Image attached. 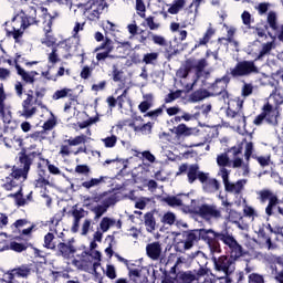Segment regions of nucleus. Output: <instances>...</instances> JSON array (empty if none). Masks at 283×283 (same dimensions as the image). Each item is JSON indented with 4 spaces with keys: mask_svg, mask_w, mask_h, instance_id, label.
<instances>
[{
    "mask_svg": "<svg viewBox=\"0 0 283 283\" xmlns=\"http://www.w3.org/2000/svg\"><path fill=\"white\" fill-rule=\"evenodd\" d=\"M251 74H260L255 61H239L234 67H230L229 73L224 74L221 78H216L211 83L208 90L211 92L212 96H221L224 101L229 98L228 86L231 83V78H242L244 76H251Z\"/></svg>",
    "mask_w": 283,
    "mask_h": 283,
    "instance_id": "obj_1",
    "label": "nucleus"
},
{
    "mask_svg": "<svg viewBox=\"0 0 283 283\" xmlns=\"http://www.w3.org/2000/svg\"><path fill=\"white\" fill-rule=\"evenodd\" d=\"M270 97L273 98L275 103V107L271 105V103H265L262 107L261 114H259L254 120L253 124L256 126H260L264 123H268V125H271L272 127H277L279 125V118L281 116L279 112L280 105H283V90L280 87H274L272 93L270 94Z\"/></svg>",
    "mask_w": 283,
    "mask_h": 283,
    "instance_id": "obj_2",
    "label": "nucleus"
},
{
    "mask_svg": "<svg viewBox=\"0 0 283 283\" xmlns=\"http://www.w3.org/2000/svg\"><path fill=\"white\" fill-rule=\"evenodd\" d=\"M199 237L207 242L209 249H220V241L229 247V249H242L238 240L229 233V231H222L221 233L213 231V229H200Z\"/></svg>",
    "mask_w": 283,
    "mask_h": 283,
    "instance_id": "obj_3",
    "label": "nucleus"
},
{
    "mask_svg": "<svg viewBox=\"0 0 283 283\" xmlns=\"http://www.w3.org/2000/svg\"><path fill=\"white\" fill-rule=\"evenodd\" d=\"M19 19L21 21V25L19 29L13 28L11 32L7 30L8 36H13L15 43H18L20 39H22L28 28H31V25H40V21L38 19V10L36 8L33 7L29 8L27 12L21 10V12H19V14H17V17L13 18V23L19 21Z\"/></svg>",
    "mask_w": 283,
    "mask_h": 283,
    "instance_id": "obj_4",
    "label": "nucleus"
},
{
    "mask_svg": "<svg viewBox=\"0 0 283 283\" xmlns=\"http://www.w3.org/2000/svg\"><path fill=\"white\" fill-rule=\"evenodd\" d=\"M41 151H30L28 154L27 149H21L18 154V164L22 168V180H27L29 176V171L35 160V158H41Z\"/></svg>",
    "mask_w": 283,
    "mask_h": 283,
    "instance_id": "obj_5",
    "label": "nucleus"
},
{
    "mask_svg": "<svg viewBox=\"0 0 283 283\" xmlns=\"http://www.w3.org/2000/svg\"><path fill=\"white\" fill-rule=\"evenodd\" d=\"M105 7L106 4L104 0H88L84 4V12L87 14L90 21H99Z\"/></svg>",
    "mask_w": 283,
    "mask_h": 283,
    "instance_id": "obj_6",
    "label": "nucleus"
},
{
    "mask_svg": "<svg viewBox=\"0 0 283 283\" xmlns=\"http://www.w3.org/2000/svg\"><path fill=\"white\" fill-rule=\"evenodd\" d=\"M259 200L260 202H266L269 200V203L265 207L266 216H274V209L281 202V200H279L277 196L273 193L271 189H262L259 191Z\"/></svg>",
    "mask_w": 283,
    "mask_h": 283,
    "instance_id": "obj_7",
    "label": "nucleus"
},
{
    "mask_svg": "<svg viewBox=\"0 0 283 283\" xmlns=\"http://www.w3.org/2000/svg\"><path fill=\"white\" fill-rule=\"evenodd\" d=\"M244 101H235V109L229 105L226 111L228 118H232L237 125L247 126V116L244 115L243 109Z\"/></svg>",
    "mask_w": 283,
    "mask_h": 283,
    "instance_id": "obj_8",
    "label": "nucleus"
},
{
    "mask_svg": "<svg viewBox=\"0 0 283 283\" xmlns=\"http://www.w3.org/2000/svg\"><path fill=\"white\" fill-rule=\"evenodd\" d=\"M97 65L105 62L107 59H113L112 52H114V41L106 36L97 48H95Z\"/></svg>",
    "mask_w": 283,
    "mask_h": 283,
    "instance_id": "obj_9",
    "label": "nucleus"
},
{
    "mask_svg": "<svg viewBox=\"0 0 283 283\" xmlns=\"http://www.w3.org/2000/svg\"><path fill=\"white\" fill-rule=\"evenodd\" d=\"M182 174H187L188 182L190 185H193L196 180H199V182H201L202 171H200L199 165L189 166L187 163H184L182 165L179 166L176 176H182Z\"/></svg>",
    "mask_w": 283,
    "mask_h": 283,
    "instance_id": "obj_10",
    "label": "nucleus"
},
{
    "mask_svg": "<svg viewBox=\"0 0 283 283\" xmlns=\"http://www.w3.org/2000/svg\"><path fill=\"white\" fill-rule=\"evenodd\" d=\"M19 180L20 182H23V170L20 165V167H13L12 172L10 176L7 177L6 182L3 185V189L6 191H12L15 187H19Z\"/></svg>",
    "mask_w": 283,
    "mask_h": 283,
    "instance_id": "obj_11",
    "label": "nucleus"
},
{
    "mask_svg": "<svg viewBox=\"0 0 283 283\" xmlns=\"http://www.w3.org/2000/svg\"><path fill=\"white\" fill-rule=\"evenodd\" d=\"M200 182L205 193H216L220 190V182L217 178H210V174L201 171Z\"/></svg>",
    "mask_w": 283,
    "mask_h": 283,
    "instance_id": "obj_12",
    "label": "nucleus"
},
{
    "mask_svg": "<svg viewBox=\"0 0 283 283\" xmlns=\"http://www.w3.org/2000/svg\"><path fill=\"white\" fill-rule=\"evenodd\" d=\"M21 59L20 54H17L15 59H14V65H15V70H17V74L19 76H21V80L30 85H33V83H35V76L39 75L38 72L32 71V72H25V70H23V67H21V65H19V61Z\"/></svg>",
    "mask_w": 283,
    "mask_h": 283,
    "instance_id": "obj_13",
    "label": "nucleus"
},
{
    "mask_svg": "<svg viewBox=\"0 0 283 283\" xmlns=\"http://www.w3.org/2000/svg\"><path fill=\"white\" fill-rule=\"evenodd\" d=\"M200 218L210 220L211 218H221L222 213L216 205H201L196 211Z\"/></svg>",
    "mask_w": 283,
    "mask_h": 283,
    "instance_id": "obj_14",
    "label": "nucleus"
},
{
    "mask_svg": "<svg viewBox=\"0 0 283 283\" xmlns=\"http://www.w3.org/2000/svg\"><path fill=\"white\" fill-rule=\"evenodd\" d=\"M230 258L232 260H239L240 258H243V260H253V258L262 260L264 255H262V253H255L254 249H251V251H243V249H231Z\"/></svg>",
    "mask_w": 283,
    "mask_h": 283,
    "instance_id": "obj_15",
    "label": "nucleus"
},
{
    "mask_svg": "<svg viewBox=\"0 0 283 283\" xmlns=\"http://www.w3.org/2000/svg\"><path fill=\"white\" fill-rule=\"evenodd\" d=\"M65 143H67V145L61 146L60 154L61 156H71L70 147H76L81 145V143H87V136L81 134L80 136H75V138H69Z\"/></svg>",
    "mask_w": 283,
    "mask_h": 283,
    "instance_id": "obj_16",
    "label": "nucleus"
},
{
    "mask_svg": "<svg viewBox=\"0 0 283 283\" xmlns=\"http://www.w3.org/2000/svg\"><path fill=\"white\" fill-rule=\"evenodd\" d=\"M52 25L53 21L52 19H49L48 24L44 27V38L41 41L42 45H45L46 48H53L56 45L57 39L52 34Z\"/></svg>",
    "mask_w": 283,
    "mask_h": 283,
    "instance_id": "obj_17",
    "label": "nucleus"
},
{
    "mask_svg": "<svg viewBox=\"0 0 283 283\" xmlns=\"http://www.w3.org/2000/svg\"><path fill=\"white\" fill-rule=\"evenodd\" d=\"M72 92V90H70L69 87H64L63 90H56V92H54L52 98L53 101H60L61 98H66L67 96H70V102L65 103L64 105V112H69L72 107V102L76 101L75 96H73V94H70Z\"/></svg>",
    "mask_w": 283,
    "mask_h": 283,
    "instance_id": "obj_18",
    "label": "nucleus"
},
{
    "mask_svg": "<svg viewBox=\"0 0 283 283\" xmlns=\"http://www.w3.org/2000/svg\"><path fill=\"white\" fill-rule=\"evenodd\" d=\"M33 98H34L33 91L29 90L28 97L22 103V105H23V116L25 118H31L32 116H34V114H36V107H31Z\"/></svg>",
    "mask_w": 283,
    "mask_h": 283,
    "instance_id": "obj_19",
    "label": "nucleus"
},
{
    "mask_svg": "<svg viewBox=\"0 0 283 283\" xmlns=\"http://www.w3.org/2000/svg\"><path fill=\"white\" fill-rule=\"evenodd\" d=\"M31 273V266L28 264H22L21 266H17L15 269H11L8 271L9 280H15V277H29Z\"/></svg>",
    "mask_w": 283,
    "mask_h": 283,
    "instance_id": "obj_20",
    "label": "nucleus"
},
{
    "mask_svg": "<svg viewBox=\"0 0 283 283\" xmlns=\"http://www.w3.org/2000/svg\"><path fill=\"white\" fill-rule=\"evenodd\" d=\"M83 260H86L93 264V270L96 271L97 266H101V253L95 249H90V251H85L82 253Z\"/></svg>",
    "mask_w": 283,
    "mask_h": 283,
    "instance_id": "obj_21",
    "label": "nucleus"
},
{
    "mask_svg": "<svg viewBox=\"0 0 283 283\" xmlns=\"http://www.w3.org/2000/svg\"><path fill=\"white\" fill-rule=\"evenodd\" d=\"M171 134H175L176 138H188L189 136H192V127H188L185 123H181L177 125V127H174L170 129Z\"/></svg>",
    "mask_w": 283,
    "mask_h": 283,
    "instance_id": "obj_22",
    "label": "nucleus"
},
{
    "mask_svg": "<svg viewBox=\"0 0 283 283\" xmlns=\"http://www.w3.org/2000/svg\"><path fill=\"white\" fill-rule=\"evenodd\" d=\"M156 216H159V211H147L144 216V223L146 227V230L153 233V231L156 230L157 222H156Z\"/></svg>",
    "mask_w": 283,
    "mask_h": 283,
    "instance_id": "obj_23",
    "label": "nucleus"
},
{
    "mask_svg": "<svg viewBox=\"0 0 283 283\" xmlns=\"http://www.w3.org/2000/svg\"><path fill=\"white\" fill-rule=\"evenodd\" d=\"M117 227V229H122L123 222L122 220H116L114 218L104 217L102 218V221L99 222V229L105 233L106 231H109L111 227Z\"/></svg>",
    "mask_w": 283,
    "mask_h": 283,
    "instance_id": "obj_24",
    "label": "nucleus"
},
{
    "mask_svg": "<svg viewBox=\"0 0 283 283\" xmlns=\"http://www.w3.org/2000/svg\"><path fill=\"white\" fill-rule=\"evenodd\" d=\"M129 127H132V129H134V132L136 133L140 132V134L148 135L153 134L154 123L148 122L144 125H136V123H129Z\"/></svg>",
    "mask_w": 283,
    "mask_h": 283,
    "instance_id": "obj_25",
    "label": "nucleus"
},
{
    "mask_svg": "<svg viewBox=\"0 0 283 283\" xmlns=\"http://www.w3.org/2000/svg\"><path fill=\"white\" fill-rule=\"evenodd\" d=\"M115 198H108L104 205H97V207L93 208V212L95 213V218H102L104 213H106L107 209L111 207V205H114Z\"/></svg>",
    "mask_w": 283,
    "mask_h": 283,
    "instance_id": "obj_26",
    "label": "nucleus"
},
{
    "mask_svg": "<svg viewBox=\"0 0 283 283\" xmlns=\"http://www.w3.org/2000/svg\"><path fill=\"white\" fill-rule=\"evenodd\" d=\"M106 180L107 176H99V178H91L90 180H84V182H82V187H84V189L86 190H90L93 187H99L101 185L106 182Z\"/></svg>",
    "mask_w": 283,
    "mask_h": 283,
    "instance_id": "obj_27",
    "label": "nucleus"
},
{
    "mask_svg": "<svg viewBox=\"0 0 283 283\" xmlns=\"http://www.w3.org/2000/svg\"><path fill=\"white\" fill-rule=\"evenodd\" d=\"M247 185V180H237V182H229V192L233 193L234 196H240L242 191L244 190V186Z\"/></svg>",
    "mask_w": 283,
    "mask_h": 283,
    "instance_id": "obj_28",
    "label": "nucleus"
},
{
    "mask_svg": "<svg viewBox=\"0 0 283 283\" xmlns=\"http://www.w3.org/2000/svg\"><path fill=\"white\" fill-rule=\"evenodd\" d=\"M213 34H216V30H213V28H208V30L205 32L202 39H200L198 41V43H196L195 50H197L198 48H201L202 45H208V43H210Z\"/></svg>",
    "mask_w": 283,
    "mask_h": 283,
    "instance_id": "obj_29",
    "label": "nucleus"
},
{
    "mask_svg": "<svg viewBox=\"0 0 283 283\" xmlns=\"http://www.w3.org/2000/svg\"><path fill=\"white\" fill-rule=\"evenodd\" d=\"M209 96H211V94L208 90H197L190 94V101L192 103H199L200 101H205V98H209Z\"/></svg>",
    "mask_w": 283,
    "mask_h": 283,
    "instance_id": "obj_30",
    "label": "nucleus"
},
{
    "mask_svg": "<svg viewBox=\"0 0 283 283\" xmlns=\"http://www.w3.org/2000/svg\"><path fill=\"white\" fill-rule=\"evenodd\" d=\"M147 101H142L138 105V109L142 114H144V118H147L146 114H148L149 109L153 107V95L149 94L146 96Z\"/></svg>",
    "mask_w": 283,
    "mask_h": 283,
    "instance_id": "obj_31",
    "label": "nucleus"
},
{
    "mask_svg": "<svg viewBox=\"0 0 283 283\" xmlns=\"http://www.w3.org/2000/svg\"><path fill=\"white\" fill-rule=\"evenodd\" d=\"M98 63H95V61H93L90 65H84V67H82V72L80 73L81 78H84V81H87L88 78H91L95 67H97Z\"/></svg>",
    "mask_w": 283,
    "mask_h": 283,
    "instance_id": "obj_32",
    "label": "nucleus"
},
{
    "mask_svg": "<svg viewBox=\"0 0 283 283\" xmlns=\"http://www.w3.org/2000/svg\"><path fill=\"white\" fill-rule=\"evenodd\" d=\"M44 247L46 249H56L57 242L54 233H46V235L44 237Z\"/></svg>",
    "mask_w": 283,
    "mask_h": 283,
    "instance_id": "obj_33",
    "label": "nucleus"
},
{
    "mask_svg": "<svg viewBox=\"0 0 283 283\" xmlns=\"http://www.w3.org/2000/svg\"><path fill=\"white\" fill-rule=\"evenodd\" d=\"M197 240H198L197 233L195 231H190L186 235L184 249H192V247H193L195 242H197Z\"/></svg>",
    "mask_w": 283,
    "mask_h": 283,
    "instance_id": "obj_34",
    "label": "nucleus"
},
{
    "mask_svg": "<svg viewBox=\"0 0 283 283\" xmlns=\"http://www.w3.org/2000/svg\"><path fill=\"white\" fill-rule=\"evenodd\" d=\"M40 160H42L43 163H45L50 174H52L53 176H61L62 171L59 167H56V165H52L49 160V158H43L42 154L40 156Z\"/></svg>",
    "mask_w": 283,
    "mask_h": 283,
    "instance_id": "obj_35",
    "label": "nucleus"
},
{
    "mask_svg": "<svg viewBox=\"0 0 283 283\" xmlns=\"http://www.w3.org/2000/svg\"><path fill=\"white\" fill-rule=\"evenodd\" d=\"M186 6V0L176 1L170 8H168L169 14H179L180 10H184Z\"/></svg>",
    "mask_w": 283,
    "mask_h": 283,
    "instance_id": "obj_36",
    "label": "nucleus"
},
{
    "mask_svg": "<svg viewBox=\"0 0 283 283\" xmlns=\"http://www.w3.org/2000/svg\"><path fill=\"white\" fill-rule=\"evenodd\" d=\"M112 78L114 83H123L124 81V72L117 65H113Z\"/></svg>",
    "mask_w": 283,
    "mask_h": 283,
    "instance_id": "obj_37",
    "label": "nucleus"
},
{
    "mask_svg": "<svg viewBox=\"0 0 283 283\" xmlns=\"http://www.w3.org/2000/svg\"><path fill=\"white\" fill-rule=\"evenodd\" d=\"M164 202L169 205V207H182L184 202L180 198H177V196H167L164 198Z\"/></svg>",
    "mask_w": 283,
    "mask_h": 283,
    "instance_id": "obj_38",
    "label": "nucleus"
},
{
    "mask_svg": "<svg viewBox=\"0 0 283 283\" xmlns=\"http://www.w3.org/2000/svg\"><path fill=\"white\" fill-rule=\"evenodd\" d=\"M258 235L266 244L268 249H272V247H273L272 240H271L270 235L266 234L264 227L259 229Z\"/></svg>",
    "mask_w": 283,
    "mask_h": 283,
    "instance_id": "obj_39",
    "label": "nucleus"
},
{
    "mask_svg": "<svg viewBox=\"0 0 283 283\" xmlns=\"http://www.w3.org/2000/svg\"><path fill=\"white\" fill-rule=\"evenodd\" d=\"M220 172H221V178L223 180L224 190L229 193V189H230V180H229L230 171H229V169H227V167H223V168L220 169Z\"/></svg>",
    "mask_w": 283,
    "mask_h": 283,
    "instance_id": "obj_40",
    "label": "nucleus"
},
{
    "mask_svg": "<svg viewBox=\"0 0 283 283\" xmlns=\"http://www.w3.org/2000/svg\"><path fill=\"white\" fill-rule=\"evenodd\" d=\"M216 264H217V268L220 269L221 271H228L230 260L227 255H222L217 260Z\"/></svg>",
    "mask_w": 283,
    "mask_h": 283,
    "instance_id": "obj_41",
    "label": "nucleus"
},
{
    "mask_svg": "<svg viewBox=\"0 0 283 283\" xmlns=\"http://www.w3.org/2000/svg\"><path fill=\"white\" fill-rule=\"evenodd\" d=\"M176 220V213H174L172 211H167V213H164V216L161 217V222L164 224H175Z\"/></svg>",
    "mask_w": 283,
    "mask_h": 283,
    "instance_id": "obj_42",
    "label": "nucleus"
},
{
    "mask_svg": "<svg viewBox=\"0 0 283 283\" xmlns=\"http://www.w3.org/2000/svg\"><path fill=\"white\" fill-rule=\"evenodd\" d=\"M180 280L184 283H191L195 282L196 280H199V277L195 273H192V271H186L185 273H181Z\"/></svg>",
    "mask_w": 283,
    "mask_h": 283,
    "instance_id": "obj_43",
    "label": "nucleus"
},
{
    "mask_svg": "<svg viewBox=\"0 0 283 283\" xmlns=\"http://www.w3.org/2000/svg\"><path fill=\"white\" fill-rule=\"evenodd\" d=\"M217 163L221 168L231 167V160L228 154H220V156L217 157Z\"/></svg>",
    "mask_w": 283,
    "mask_h": 283,
    "instance_id": "obj_44",
    "label": "nucleus"
},
{
    "mask_svg": "<svg viewBox=\"0 0 283 283\" xmlns=\"http://www.w3.org/2000/svg\"><path fill=\"white\" fill-rule=\"evenodd\" d=\"M165 107H166V105H161V107H158L157 109L147 112V114H145V116H148V118H151L153 120H157V118H159V116H163Z\"/></svg>",
    "mask_w": 283,
    "mask_h": 283,
    "instance_id": "obj_45",
    "label": "nucleus"
},
{
    "mask_svg": "<svg viewBox=\"0 0 283 283\" xmlns=\"http://www.w3.org/2000/svg\"><path fill=\"white\" fill-rule=\"evenodd\" d=\"M61 59L59 56V51L56 48V44L52 46V52L49 54V63H52V65H56V63H60Z\"/></svg>",
    "mask_w": 283,
    "mask_h": 283,
    "instance_id": "obj_46",
    "label": "nucleus"
},
{
    "mask_svg": "<svg viewBox=\"0 0 283 283\" xmlns=\"http://www.w3.org/2000/svg\"><path fill=\"white\" fill-rule=\"evenodd\" d=\"M136 12L142 19H146V6L144 0H136Z\"/></svg>",
    "mask_w": 283,
    "mask_h": 283,
    "instance_id": "obj_47",
    "label": "nucleus"
},
{
    "mask_svg": "<svg viewBox=\"0 0 283 283\" xmlns=\"http://www.w3.org/2000/svg\"><path fill=\"white\" fill-rule=\"evenodd\" d=\"M117 136L116 135H112V136H107L106 138H103L102 142L104 143V146L106 148H113V147H116L117 145Z\"/></svg>",
    "mask_w": 283,
    "mask_h": 283,
    "instance_id": "obj_48",
    "label": "nucleus"
},
{
    "mask_svg": "<svg viewBox=\"0 0 283 283\" xmlns=\"http://www.w3.org/2000/svg\"><path fill=\"white\" fill-rule=\"evenodd\" d=\"M268 23L272 30H279L277 17H276L275 12H269Z\"/></svg>",
    "mask_w": 283,
    "mask_h": 283,
    "instance_id": "obj_49",
    "label": "nucleus"
},
{
    "mask_svg": "<svg viewBox=\"0 0 283 283\" xmlns=\"http://www.w3.org/2000/svg\"><path fill=\"white\" fill-rule=\"evenodd\" d=\"M273 50V42L264 43L262 45V50L259 52L258 60L263 59L266 56V54H270V52Z\"/></svg>",
    "mask_w": 283,
    "mask_h": 283,
    "instance_id": "obj_50",
    "label": "nucleus"
},
{
    "mask_svg": "<svg viewBox=\"0 0 283 283\" xmlns=\"http://www.w3.org/2000/svg\"><path fill=\"white\" fill-rule=\"evenodd\" d=\"M49 185H51L50 176H48V178H42V176H39V178L34 180V187L40 189H43L44 187L46 188Z\"/></svg>",
    "mask_w": 283,
    "mask_h": 283,
    "instance_id": "obj_51",
    "label": "nucleus"
},
{
    "mask_svg": "<svg viewBox=\"0 0 283 283\" xmlns=\"http://www.w3.org/2000/svg\"><path fill=\"white\" fill-rule=\"evenodd\" d=\"M252 155H253V143H247L244 156H245V160L248 161V164L244 165L245 170H249V160Z\"/></svg>",
    "mask_w": 283,
    "mask_h": 283,
    "instance_id": "obj_52",
    "label": "nucleus"
},
{
    "mask_svg": "<svg viewBox=\"0 0 283 283\" xmlns=\"http://www.w3.org/2000/svg\"><path fill=\"white\" fill-rule=\"evenodd\" d=\"M10 198H18L19 207H24L27 205V199L23 198L22 187L15 193H10Z\"/></svg>",
    "mask_w": 283,
    "mask_h": 283,
    "instance_id": "obj_53",
    "label": "nucleus"
},
{
    "mask_svg": "<svg viewBox=\"0 0 283 283\" xmlns=\"http://www.w3.org/2000/svg\"><path fill=\"white\" fill-rule=\"evenodd\" d=\"M159 54H157V52H150L149 54H145L143 62L146 65H151L154 63V61L158 60Z\"/></svg>",
    "mask_w": 283,
    "mask_h": 283,
    "instance_id": "obj_54",
    "label": "nucleus"
},
{
    "mask_svg": "<svg viewBox=\"0 0 283 283\" xmlns=\"http://www.w3.org/2000/svg\"><path fill=\"white\" fill-rule=\"evenodd\" d=\"M181 95H182L181 90H177L176 92H170L165 97V103H174V101H177V98H180Z\"/></svg>",
    "mask_w": 283,
    "mask_h": 283,
    "instance_id": "obj_55",
    "label": "nucleus"
},
{
    "mask_svg": "<svg viewBox=\"0 0 283 283\" xmlns=\"http://www.w3.org/2000/svg\"><path fill=\"white\" fill-rule=\"evenodd\" d=\"M243 150V143H239V145L234 146V147H230V149H228V154H231L233 156V160H235L237 156H240V154H242Z\"/></svg>",
    "mask_w": 283,
    "mask_h": 283,
    "instance_id": "obj_56",
    "label": "nucleus"
},
{
    "mask_svg": "<svg viewBox=\"0 0 283 283\" xmlns=\"http://www.w3.org/2000/svg\"><path fill=\"white\" fill-rule=\"evenodd\" d=\"M206 67H208L207 59H200L198 61L197 65H195V70L197 72V74H202V72H205Z\"/></svg>",
    "mask_w": 283,
    "mask_h": 283,
    "instance_id": "obj_57",
    "label": "nucleus"
},
{
    "mask_svg": "<svg viewBox=\"0 0 283 283\" xmlns=\"http://www.w3.org/2000/svg\"><path fill=\"white\" fill-rule=\"evenodd\" d=\"M99 117L95 116L93 118H88V120H83L82 123H77L80 129H86V127H90L91 125H94V123H98Z\"/></svg>",
    "mask_w": 283,
    "mask_h": 283,
    "instance_id": "obj_58",
    "label": "nucleus"
},
{
    "mask_svg": "<svg viewBox=\"0 0 283 283\" xmlns=\"http://www.w3.org/2000/svg\"><path fill=\"white\" fill-rule=\"evenodd\" d=\"M249 283H265L264 275L251 273V275H249Z\"/></svg>",
    "mask_w": 283,
    "mask_h": 283,
    "instance_id": "obj_59",
    "label": "nucleus"
},
{
    "mask_svg": "<svg viewBox=\"0 0 283 283\" xmlns=\"http://www.w3.org/2000/svg\"><path fill=\"white\" fill-rule=\"evenodd\" d=\"M130 277L133 279L134 283H145L146 277H142L139 271L135 269L134 271H130Z\"/></svg>",
    "mask_w": 283,
    "mask_h": 283,
    "instance_id": "obj_60",
    "label": "nucleus"
},
{
    "mask_svg": "<svg viewBox=\"0 0 283 283\" xmlns=\"http://www.w3.org/2000/svg\"><path fill=\"white\" fill-rule=\"evenodd\" d=\"M72 216H73V227H72V232L73 233H77L81 221L76 214V211L74 210V207L72 208Z\"/></svg>",
    "mask_w": 283,
    "mask_h": 283,
    "instance_id": "obj_61",
    "label": "nucleus"
},
{
    "mask_svg": "<svg viewBox=\"0 0 283 283\" xmlns=\"http://www.w3.org/2000/svg\"><path fill=\"white\" fill-rule=\"evenodd\" d=\"M272 273L275 275V280L279 283H283V271H279L276 264H271Z\"/></svg>",
    "mask_w": 283,
    "mask_h": 283,
    "instance_id": "obj_62",
    "label": "nucleus"
},
{
    "mask_svg": "<svg viewBox=\"0 0 283 283\" xmlns=\"http://www.w3.org/2000/svg\"><path fill=\"white\" fill-rule=\"evenodd\" d=\"M253 85L252 83H245L242 87V96L248 97L251 96V94H253Z\"/></svg>",
    "mask_w": 283,
    "mask_h": 283,
    "instance_id": "obj_63",
    "label": "nucleus"
},
{
    "mask_svg": "<svg viewBox=\"0 0 283 283\" xmlns=\"http://www.w3.org/2000/svg\"><path fill=\"white\" fill-rule=\"evenodd\" d=\"M91 169L88 167V165H76L75 167V172L76 174H82L84 176H88Z\"/></svg>",
    "mask_w": 283,
    "mask_h": 283,
    "instance_id": "obj_64",
    "label": "nucleus"
}]
</instances>
